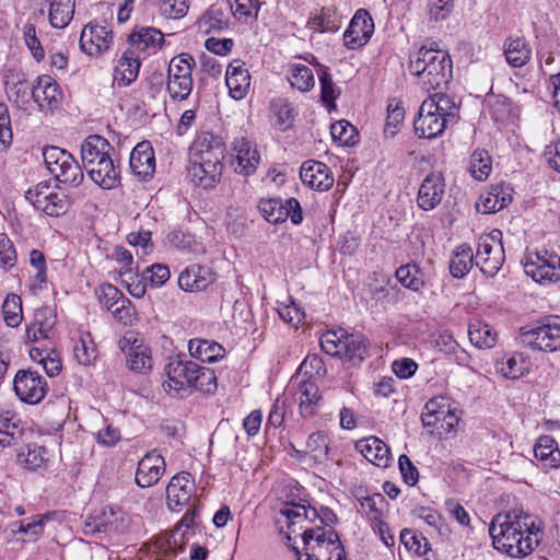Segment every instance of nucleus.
<instances>
[{"mask_svg": "<svg viewBox=\"0 0 560 560\" xmlns=\"http://www.w3.org/2000/svg\"><path fill=\"white\" fill-rule=\"evenodd\" d=\"M330 135L335 142L342 145L354 144L358 136L355 127L347 120L334 122L330 127Z\"/></svg>", "mask_w": 560, "mask_h": 560, "instance_id": "57", "label": "nucleus"}, {"mask_svg": "<svg viewBox=\"0 0 560 560\" xmlns=\"http://www.w3.org/2000/svg\"><path fill=\"white\" fill-rule=\"evenodd\" d=\"M299 409L303 418L315 415L319 400L322 399L319 388L311 380L302 381L299 385Z\"/></svg>", "mask_w": 560, "mask_h": 560, "instance_id": "34", "label": "nucleus"}, {"mask_svg": "<svg viewBox=\"0 0 560 560\" xmlns=\"http://www.w3.org/2000/svg\"><path fill=\"white\" fill-rule=\"evenodd\" d=\"M113 147L102 136L91 135L84 139L81 144V159L85 170L93 163L108 158Z\"/></svg>", "mask_w": 560, "mask_h": 560, "instance_id": "29", "label": "nucleus"}, {"mask_svg": "<svg viewBox=\"0 0 560 560\" xmlns=\"http://www.w3.org/2000/svg\"><path fill=\"white\" fill-rule=\"evenodd\" d=\"M225 144L219 136L203 132L194 142L190 150L188 177L194 185L211 188L222 175Z\"/></svg>", "mask_w": 560, "mask_h": 560, "instance_id": "2", "label": "nucleus"}, {"mask_svg": "<svg viewBox=\"0 0 560 560\" xmlns=\"http://www.w3.org/2000/svg\"><path fill=\"white\" fill-rule=\"evenodd\" d=\"M225 82L234 100L244 98L250 85V75L244 63L238 60L231 62L226 70Z\"/></svg>", "mask_w": 560, "mask_h": 560, "instance_id": "26", "label": "nucleus"}, {"mask_svg": "<svg viewBox=\"0 0 560 560\" xmlns=\"http://www.w3.org/2000/svg\"><path fill=\"white\" fill-rule=\"evenodd\" d=\"M289 81L292 88L298 89L301 92H308L315 85V78L312 69L301 63L291 66Z\"/></svg>", "mask_w": 560, "mask_h": 560, "instance_id": "48", "label": "nucleus"}, {"mask_svg": "<svg viewBox=\"0 0 560 560\" xmlns=\"http://www.w3.org/2000/svg\"><path fill=\"white\" fill-rule=\"evenodd\" d=\"M451 125L445 118L440 117L435 113L424 110L422 103L419 108V115L413 121L415 133L419 138L432 139L440 136L444 129Z\"/></svg>", "mask_w": 560, "mask_h": 560, "instance_id": "25", "label": "nucleus"}, {"mask_svg": "<svg viewBox=\"0 0 560 560\" xmlns=\"http://www.w3.org/2000/svg\"><path fill=\"white\" fill-rule=\"evenodd\" d=\"M187 0H160L159 11L166 19H182L188 11Z\"/></svg>", "mask_w": 560, "mask_h": 560, "instance_id": "62", "label": "nucleus"}, {"mask_svg": "<svg viewBox=\"0 0 560 560\" xmlns=\"http://www.w3.org/2000/svg\"><path fill=\"white\" fill-rule=\"evenodd\" d=\"M165 472L164 457L155 451L147 453L138 463L136 483L141 488L155 485Z\"/></svg>", "mask_w": 560, "mask_h": 560, "instance_id": "19", "label": "nucleus"}, {"mask_svg": "<svg viewBox=\"0 0 560 560\" xmlns=\"http://www.w3.org/2000/svg\"><path fill=\"white\" fill-rule=\"evenodd\" d=\"M501 236L499 230H493L490 234L481 236L478 242L475 262L481 272L489 277L497 275L504 261Z\"/></svg>", "mask_w": 560, "mask_h": 560, "instance_id": "8", "label": "nucleus"}, {"mask_svg": "<svg viewBox=\"0 0 560 560\" xmlns=\"http://www.w3.org/2000/svg\"><path fill=\"white\" fill-rule=\"evenodd\" d=\"M424 110L429 113H435L442 118H445L451 125L456 122L458 106L455 101L442 93H435L423 101Z\"/></svg>", "mask_w": 560, "mask_h": 560, "instance_id": "32", "label": "nucleus"}, {"mask_svg": "<svg viewBox=\"0 0 560 560\" xmlns=\"http://www.w3.org/2000/svg\"><path fill=\"white\" fill-rule=\"evenodd\" d=\"M2 313L9 327H18L23 318L21 298L16 294H8L2 304Z\"/></svg>", "mask_w": 560, "mask_h": 560, "instance_id": "53", "label": "nucleus"}, {"mask_svg": "<svg viewBox=\"0 0 560 560\" xmlns=\"http://www.w3.org/2000/svg\"><path fill=\"white\" fill-rule=\"evenodd\" d=\"M386 504L385 498L381 493H374L360 499V505L369 517L371 525L382 521L383 506Z\"/></svg>", "mask_w": 560, "mask_h": 560, "instance_id": "58", "label": "nucleus"}, {"mask_svg": "<svg viewBox=\"0 0 560 560\" xmlns=\"http://www.w3.org/2000/svg\"><path fill=\"white\" fill-rule=\"evenodd\" d=\"M395 276L405 288L412 291H419L424 287L423 272L417 264L400 266Z\"/></svg>", "mask_w": 560, "mask_h": 560, "instance_id": "44", "label": "nucleus"}, {"mask_svg": "<svg viewBox=\"0 0 560 560\" xmlns=\"http://www.w3.org/2000/svg\"><path fill=\"white\" fill-rule=\"evenodd\" d=\"M525 273L539 283L555 282L560 279V257L545 252L530 254L524 264Z\"/></svg>", "mask_w": 560, "mask_h": 560, "instance_id": "11", "label": "nucleus"}, {"mask_svg": "<svg viewBox=\"0 0 560 560\" xmlns=\"http://www.w3.org/2000/svg\"><path fill=\"white\" fill-rule=\"evenodd\" d=\"M119 348L126 355L128 369L132 372L147 374L152 370V350L141 339L126 335L119 340Z\"/></svg>", "mask_w": 560, "mask_h": 560, "instance_id": "12", "label": "nucleus"}, {"mask_svg": "<svg viewBox=\"0 0 560 560\" xmlns=\"http://www.w3.org/2000/svg\"><path fill=\"white\" fill-rule=\"evenodd\" d=\"M90 178L103 189H113L120 184V170L114 160L108 158L93 163L86 170Z\"/></svg>", "mask_w": 560, "mask_h": 560, "instance_id": "23", "label": "nucleus"}, {"mask_svg": "<svg viewBox=\"0 0 560 560\" xmlns=\"http://www.w3.org/2000/svg\"><path fill=\"white\" fill-rule=\"evenodd\" d=\"M105 533L124 534L129 529L130 517L120 509L105 508L102 512Z\"/></svg>", "mask_w": 560, "mask_h": 560, "instance_id": "43", "label": "nucleus"}, {"mask_svg": "<svg viewBox=\"0 0 560 560\" xmlns=\"http://www.w3.org/2000/svg\"><path fill=\"white\" fill-rule=\"evenodd\" d=\"M55 325L51 311L48 307L36 310L34 322L27 326L25 338L28 342H36L47 339Z\"/></svg>", "mask_w": 560, "mask_h": 560, "instance_id": "33", "label": "nucleus"}, {"mask_svg": "<svg viewBox=\"0 0 560 560\" xmlns=\"http://www.w3.org/2000/svg\"><path fill=\"white\" fill-rule=\"evenodd\" d=\"M214 281V275L207 267L192 265L184 269L178 277L180 289L189 292L202 291Z\"/></svg>", "mask_w": 560, "mask_h": 560, "instance_id": "27", "label": "nucleus"}, {"mask_svg": "<svg viewBox=\"0 0 560 560\" xmlns=\"http://www.w3.org/2000/svg\"><path fill=\"white\" fill-rule=\"evenodd\" d=\"M535 458L544 468H557L560 466V451L553 438L541 435L534 447Z\"/></svg>", "mask_w": 560, "mask_h": 560, "instance_id": "35", "label": "nucleus"}, {"mask_svg": "<svg viewBox=\"0 0 560 560\" xmlns=\"http://www.w3.org/2000/svg\"><path fill=\"white\" fill-rule=\"evenodd\" d=\"M188 351L191 357L201 362H215L224 357V348L213 340L191 339L188 342Z\"/></svg>", "mask_w": 560, "mask_h": 560, "instance_id": "36", "label": "nucleus"}, {"mask_svg": "<svg viewBox=\"0 0 560 560\" xmlns=\"http://www.w3.org/2000/svg\"><path fill=\"white\" fill-rule=\"evenodd\" d=\"M32 97L40 110L52 112L61 104L62 92L54 78L43 74L32 85Z\"/></svg>", "mask_w": 560, "mask_h": 560, "instance_id": "15", "label": "nucleus"}, {"mask_svg": "<svg viewBox=\"0 0 560 560\" xmlns=\"http://www.w3.org/2000/svg\"><path fill=\"white\" fill-rule=\"evenodd\" d=\"M389 284V278L382 272H373L369 278L366 288L372 299L381 301L387 296V287Z\"/></svg>", "mask_w": 560, "mask_h": 560, "instance_id": "64", "label": "nucleus"}, {"mask_svg": "<svg viewBox=\"0 0 560 560\" xmlns=\"http://www.w3.org/2000/svg\"><path fill=\"white\" fill-rule=\"evenodd\" d=\"M24 434L21 418L12 410L0 411V445L3 447L18 444Z\"/></svg>", "mask_w": 560, "mask_h": 560, "instance_id": "28", "label": "nucleus"}, {"mask_svg": "<svg viewBox=\"0 0 560 560\" xmlns=\"http://www.w3.org/2000/svg\"><path fill=\"white\" fill-rule=\"evenodd\" d=\"M475 256L470 246L463 244L458 246L450 261V272L454 278L465 277L472 268Z\"/></svg>", "mask_w": 560, "mask_h": 560, "instance_id": "40", "label": "nucleus"}, {"mask_svg": "<svg viewBox=\"0 0 560 560\" xmlns=\"http://www.w3.org/2000/svg\"><path fill=\"white\" fill-rule=\"evenodd\" d=\"M129 50L135 54L144 52L151 55L156 52L164 44V34L154 27H141L128 36Z\"/></svg>", "mask_w": 560, "mask_h": 560, "instance_id": "22", "label": "nucleus"}, {"mask_svg": "<svg viewBox=\"0 0 560 560\" xmlns=\"http://www.w3.org/2000/svg\"><path fill=\"white\" fill-rule=\"evenodd\" d=\"M13 390L24 404L37 405L45 399L49 387L46 378L37 371L22 369L14 376Z\"/></svg>", "mask_w": 560, "mask_h": 560, "instance_id": "9", "label": "nucleus"}, {"mask_svg": "<svg viewBox=\"0 0 560 560\" xmlns=\"http://www.w3.org/2000/svg\"><path fill=\"white\" fill-rule=\"evenodd\" d=\"M306 448V453L315 462L323 463L328 457V436L322 431L312 433L307 439Z\"/></svg>", "mask_w": 560, "mask_h": 560, "instance_id": "52", "label": "nucleus"}, {"mask_svg": "<svg viewBox=\"0 0 560 560\" xmlns=\"http://www.w3.org/2000/svg\"><path fill=\"white\" fill-rule=\"evenodd\" d=\"M167 91L172 98L186 100L192 90L191 77L167 75Z\"/></svg>", "mask_w": 560, "mask_h": 560, "instance_id": "59", "label": "nucleus"}, {"mask_svg": "<svg viewBox=\"0 0 560 560\" xmlns=\"http://www.w3.org/2000/svg\"><path fill=\"white\" fill-rule=\"evenodd\" d=\"M195 490L191 474L182 471L172 477L166 487V504L171 511L178 512L189 503Z\"/></svg>", "mask_w": 560, "mask_h": 560, "instance_id": "16", "label": "nucleus"}, {"mask_svg": "<svg viewBox=\"0 0 560 560\" xmlns=\"http://www.w3.org/2000/svg\"><path fill=\"white\" fill-rule=\"evenodd\" d=\"M130 170L141 179L151 178L155 171L154 151L149 141L138 143L130 153Z\"/></svg>", "mask_w": 560, "mask_h": 560, "instance_id": "21", "label": "nucleus"}, {"mask_svg": "<svg viewBox=\"0 0 560 560\" xmlns=\"http://www.w3.org/2000/svg\"><path fill=\"white\" fill-rule=\"evenodd\" d=\"M46 448L37 444L27 445V452L19 454V460L25 465L26 468L35 470L44 465L47 460Z\"/></svg>", "mask_w": 560, "mask_h": 560, "instance_id": "60", "label": "nucleus"}, {"mask_svg": "<svg viewBox=\"0 0 560 560\" xmlns=\"http://www.w3.org/2000/svg\"><path fill=\"white\" fill-rule=\"evenodd\" d=\"M320 348L329 355L341 358L352 364L361 363L368 354V340L362 335L343 330H328L320 336Z\"/></svg>", "mask_w": 560, "mask_h": 560, "instance_id": "4", "label": "nucleus"}, {"mask_svg": "<svg viewBox=\"0 0 560 560\" xmlns=\"http://www.w3.org/2000/svg\"><path fill=\"white\" fill-rule=\"evenodd\" d=\"M504 56L510 66L520 68L529 61L532 50L524 38L510 37L504 43Z\"/></svg>", "mask_w": 560, "mask_h": 560, "instance_id": "37", "label": "nucleus"}, {"mask_svg": "<svg viewBox=\"0 0 560 560\" xmlns=\"http://www.w3.org/2000/svg\"><path fill=\"white\" fill-rule=\"evenodd\" d=\"M468 335L471 343L478 348H492L497 342V332L485 323L469 325Z\"/></svg>", "mask_w": 560, "mask_h": 560, "instance_id": "47", "label": "nucleus"}, {"mask_svg": "<svg viewBox=\"0 0 560 560\" xmlns=\"http://www.w3.org/2000/svg\"><path fill=\"white\" fill-rule=\"evenodd\" d=\"M273 115L272 125L280 131L290 129L294 121V109L285 100H276L271 103Z\"/></svg>", "mask_w": 560, "mask_h": 560, "instance_id": "45", "label": "nucleus"}, {"mask_svg": "<svg viewBox=\"0 0 560 560\" xmlns=\"http://www.w3.org/2000/svg\"><path fill=\"white\" fill-rule=\"evenodd\" d=\"M73 355L78 363L84 366L91 365V363L96 359V348L89 332L81 335L79 340L75 341L73 346Z\"/></svg>", "mask_w": 560, "mask_h": 560, "instance_id": "50", "label": "nucleus"}, {"mask_svg": "<svg viewBox=\"0 0 560 560\" xmlns=\"http://www.w3.org/2000/svg\"><path fill=\"white\" fill-rule=\"evenodd\" d=\"M75 0H54L49 9V22L55 28H65L71 22Z\"/></svg>", "mask_w": 560, "mask_h": 560, "instance_id": "41", "label": "nucleus"}, {"mask_svg": "<svg viewBox=\"0 0 560 560\" xmlns=\"http://www.w3.org/2000/svg\"><path fill=\"white\" fill-rule=\"evenodd\" d=\"M141 67L140 56L135 54L133 50L127 49L118 60L114 70V81L118 86H128L139 75Z\"/></svg>", "mask_w": 560, "mask_h": 560, "instance_id": "30", "label": "nucleus"}, {"mask_svg": "<svg viewBox=\"0 0 560 560\" xmlns=\"http://www.w3.org/2000/svg\"><path fill=\"white\" fill-rule=\"evenodd\" d=\"M43 158L47 170L58 182L74 187L82 183V168L68 151L59 147H46L43 150Z\"/></svg>", "mask_w": 560, "mask_h": 560, "instance_id": "5", "label": "nucleus"}, {"mask_svg": "<svg viewBox=\"0 0 560 560\" xmlns=\"http://www.w3.org/2000/svg\"><path fill=\"white\" fill-rule=\"evenodd\" d=\"M228 26V18L221 8L211 5L198 20V27L206 34L220 32Z\"/></svg>", "mask_w": 560, "mask_h": 560, "instance_id": "46", "label": "nucleus"}, {"mask_svg": "<svg viewBox=\"0 0 560 560\" xmlns=\"http://www.w3.org/2000/svg\"><path fill=\"white\" fill-rule=\"evenodd\" d=\"M409 70L427 91L447 85L452 79V60L444 50L421 47L409 61Z\"/></svg>", "mask_w": 560, "mask_h": 560, "instance_id": "3", "label": "nucleus"}, {"mask_svg": "<svg viewBox=\"0 0 560 560\" xmlns=\"http://www.w3.org/2000/svg\"><path fill=\"white\" fill-rule=\"evenodd\" d=\"M300 177L304 185L320 191H326L334 185V176L329 167L314 160L302 164Z\"/></svg>", "mask_w": 560, "mask_h": 560, "instance_id": "20", "label": "nucleus"}, {"mask_svg": "<svg viewBox=\"0 0 560 560\" xmlns=\"http://www.w3.org/2000/svg\"><path fill=\"white\" fill-rule=\"evenodd\" d=\"M444 194L445 180L443 175L432 172L424 177L419 187L417 203L424 211L433 210L441 203Z\"/></svg>", "mask_w": 560, "mask_h": 560, "instance_id": "18", "label": "nucleus"}, {"mask_svg": "<svg viewBox=\"0 0 560 560\" xmlns=\"http://www.w3.org/2000/svg\"><path fill=\"white\" fill-rule=\"evenodd\" d=\"M258 209L270 223L277 224L288 219V212L284 211V201L279 198L261 199Z\"/></svg>", "mask_w": 560, "mask_h": 560, "instance_id": "49", "label": "nucleus"}, {"mask_svg": "<svg viewBox=\"0 0 560 560\" xmlns=\"http://www.w3.org/2000/svg\"><path fill=\"white\" fill-rule=\"evenodd\" d=\"M113 31L97 23H89L81 32L80 47L91 57L107 52L113 44Z\"/></svg>", "mask_w": 560, "mask_h": 560, "instance_id": "14", "label": "nucleus"}, {"mask_svg": "<svg viewBox=\"0 0 560 560\" xmlns=\"http://www.w3.org/2000/svg\"><path fill=\"white\" fill-rule=\"evenodd\" d=\"M400 542L407 550L413 551L419 556H424L430 550V544L428 539L422 534H418L409 528L401 530Z\"/></svg>", "mask_w": 560, "mask_h": 560, "instance_id": "55", "label": "nucleus"}, {"mask_svg": "<svg viewBox=\"0 0 560 560\" xmlns=\"http://www.w3.org/2000/svg\"><path fill=\"white\" fill-rule=\"evenodd\" d=\"M281 513L290 521L289 528L295 525L294 520L302 518L304 522L312 523L314 520L319 517V513L316 509L305 504H292L290 508L281 510Z\"/></svg>", "mask_w": 560, "mask_h": 560, "instance_id": "56", "label": "nucleus"}, {"mask_svg": "<svg viewBox=\"0 0 560 560\" xmlns=\"http://www.w3.org/2000/svg\"><path fill=\"white\" fill-rule=\"evenodd\" d=\"M524 341L535 349L548 352L560 350V316H549L523 332Z\"/></svg>", "mask_w": 560, "mask_h": 560, "instance_id": "10", "label": "nucleus"}, {"mask_svg": "<svg viewBox=\"0 0 560 560\" xmlns=\"http://www.w3.org/2000/svg\"><path fill=\"white\" fill-rule=\"evenodd\" d=\"M25 198L35 209L49 217H60L65 214L70 206L68 196L62 191H57L56 187L49 182H40L31 187L25 192Z\"/></svg>", "mask_w": 560, "mask_h": 560, "instance_id": "7", "label": "nucleus"}, {"mask_svg": "<svg viewBox=\"0 0 560 560\" xmlns=\"http://www.w3.org/2000/svg\"><path fill=\"white\" fill-rule=\"evenodd\" d=\"M217 389V376L212 369L197 365V370L194 376L191 385V393L199 390L202 393H214Z\"/></svg>", "mask_w": 560, "mask_h": 560, "instance_id": "54", "label": "nucleus"}, {"mask_svg": "<svg viewBox=\"0 0 560 560\" xmlns=\"http://www.w3.org/2000/svg\"><path fill=\"white\" fill-rule=\"evenodd\" d=\"M307 26L320 33H335L341 27V16L332 7H324L319 14L314 15L307 22Z\"/></svg>", "mask_w": 560, "mask_h": 560, "instance_id": "39", "label": "nucleus"}, {"mask_svg": "<svg viewBox=\"0 0 560 560\" xmlns=\"http://www.w3.org/2000/svg\"><path fill=\"white\" fill-rule=\"evenodd\" d=\"M489 110L495 121L503 122L512 114V103L508 97L498 95L489 100Z\"/></svg>", "mask_w": 560, "mask_h": 560, "instance_id": "63", "label": "nucleus"}, {"mask_svg": "<svg viewBox=\"0 0 560 560\" xmlns=\"http://www.w3.org/2000/svg\"><path fill=\"white\" fill-rule=\"evenodd\" d=\"M373 32L374 23L370 13L359 9L343 34L345 45L350 49L359 48L369 42Z\"/></svg>", "mask_w": 560, "mask_h": 560, "instance_id": "17", "label": "nucleus"}, {"mask_svg": "<svg viewBox=\"0 0 560 560\" xmlns=\"http://www.w3.org/2000/svg\"><path fill=\"white\" fill-rule=\"evenodd\" d=\"M529 515H497L490 525L489 534L493 547L510 557L521 558L529 555L538 545L537 528Z\"/></svg>", "mask_w": 560, "mask_h": 560, "instance_id": "1", "label": "nucleus"}, {"mask_svg": "<svg viewBox=\"0 0 560 560\" xmlns=\"http://www.w3.org/2000/svg\"><path fill=\"white\" fill-rule=\"evenodd\" d=\"M234 172L242 176L253 175L260 162V155L254 142L245 137H237L231 143Z\"/></svg>", "mask_w": 560, "mask_h": 560, "instance_id": "13", "label": "nucleus"}, {"mask_svg": "<svg viewBox=\"0 0 560 560\" xmlns=\"http://www.w3.org/2000/svg\"><path fill=\"white\" fill-rule=\"evenodd\" d=\"M495 368L505 378L517 380L528 371L529 363L522 353L514 352L498 361Z\"/></svg>", "mask_w": 560, "mask_h": 560, "instance_id": "38", "label": "nucleus"}, {"mask_svg": "<svg viewBox=\"0 0 560 560\" xmlns=\"http://www.w3.org/2000/svg\"><path fill=\"white\" fill-rule=\"evenodd\" d=\"M197 365L196 362L183 359L179 355L171 358L164 368L166 376V380L163 382L164 389L175 397H184L191 394V385Z\"/></svg>", "mask_w": 560, "mask_h": 560, "instance_id": "6", "label": "nucleus"}, {"mask_svg": "<svg viewBox=\"0 0 560 560\" xmlns=\"http://www.w3.org/2000/svg\"><path fill=\"white\" fill-rule=\"evenodd\" d=\"M195 59L189 54H180L171 59L167 69V75L191 77Z\"/></svg>", "mask_w": 560, "mask_h": 560, "instance_id": "61", "label": "nucleus"}, {"mask_svg": "<svg viewBox=\"0 0 560 560\" xmlns=\"http://www.w3.org/2000/svg\"><path fill=\"white\" fill-rule=\"evenodd\" d=\"M492 170L491 158L485 150H476L469 162V172L477 180H485Z\"/></svg>", "mask_w": 560, "mask_h": 560, "instance_id": "51", "label": "nucleus"}, {"mask_svg": "<svg viewBox=\"0 0 560 560\" xmlns=\"http://www.w3.org/2000/svg\"><path fill=\"white\" fill-rule=\"evenodd\" d=\"M357 450L371 463L378 467H387L390 462L388 446L376 436H369L357 443Z\"/></svg>", "mask_w": 560, "mask_h": 560, "instance_id": "31", "label": "nucleus"}, {"mask_svg": "<svg viewBox=\"0 0 560 560\" xmlns=\"http://www.w3.org/2000/svg\"><path fill=\"white\" fill-rule=\"evenodd\" d=\"M450 418L447 425L453 427V420L457 421L454 415H451L448 408L440 406L438 399H431L424 405V409L421 415V421L425 428H436L438 423L445 421Z\"/></svg>", "mask_w": 560, "mask_h": 560, "instance_id": "42", "label": "nucleus"}, {"mask_svg": "<svg viewBox=\"0 0 560 560\" xmlns=\"http://www.w3.org/2000/svg\"><path fill=\"white\" fill-rule=\"evenodd\" d=\"M512 188L508 185H493L479 197V202L476 203L478 211L482 213H494L512 201Z\"/></svg>", "mask_w": 560, "mask_h": 560, "instance_id": "24", "label": "nucleus"}]
</instances>
